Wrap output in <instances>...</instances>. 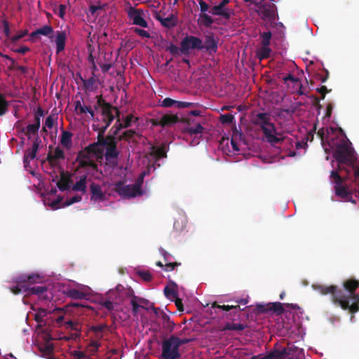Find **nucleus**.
<instances>
[{
	"label": "nucleus",
	"instance_id": "obj_1",
	"mask_svg": "<svg viewBox=\"0 0 359 359\" xmlns=\"http://www.w3.org/2000/svg\"><path fill=\"white\" fill-rule=\"evenodd\" d=\"M345 291L336 285H313L315 290L321 294H331L332 303L340 306L343 310H348L350 313H355L359 311V292L355 293L359 287V280L349 278L343 282Z\"/></svg>",
	"mask_w": 359,
	"mask_h": 359
},
{
	"label": "nucleus",
	"instance_id": "obj_2",
	"mask_svg": "<svg viewBox=\"0 0 359 359\" xmlns=\"http://www.w3.org/2000/svg\"><path fill=\"white\" fill-rule=\"evenodd\" d=\"M328 141V147L334 149L333 156L340 164H346L348 166H353L355 157L354 151L351 147V143L346 137H339V135Z\"/></svg>",
	"mask_w": 359,
	"mask_h": 359
},
{
	"label": "nucleus",
	"instance_id": "obj_3",
	"mask_svg": "<svg viewBox=\"0 0 359 359\" xmlns=\"http://www.w3.org/2000/svg\"><path fill=\"white\" fill-rule=\"evenodd\" d=\"M328 141V147L334 149L333 156L340 164H346L348 166H353L355 157L354 151L351 147V143L346 137H339V135Z\"/></svg>",
	"mask_w": 359,
	"mask_h": 359
},
{
	"label": "nucleus",
	"instance_id": "obj_4",
	"mask_svg": "<svg viewBox=\"0 0 359 359\" xmlns=\"http://www.w3.org/2000/svg\"><path fill=\"white\" fill-rule=\"evenodd\" d=\"M96 97L97 106L101 109L102 125L93 124V128L95 131H97V133L106 132L116 116H118L120 111L116 107L106 102L101 95Z\"/></svg>",
	"mask_w": 359,
	"mask_h": 359
},
{
	"label": "nucleus",
	"instance_id": "obj_5",
	"mask_svg": "<svg viewBox=\"0 0 359 359\" xmlns=\"http://www.w3.org/2000/svg\"><path fill=\"white\" fill-rule=\"evenodd\" d=\"M105 132L97 133V140L94 143L96 144V149L100 151V158H102L104 154V148H105V159L107 161L116 159L119 156V151L117 149V142L119 141L117 137L107 135L104 136Z\"/></svg>",
	"mask_w": 359,
	"mask_h": 359
},
{
	"label": "nucleus",
	"instance_id": "obj_6",
	"mask_svg": "<svg viewBox=\"0 0 359 359\" xmlns=\"http://www.w3.org/2000/svg\"><path fill=\"white\" fill-rule=\"evenodd\" d=\"M343 170L348 172L343 166L339 165L338 170H332L330 172V180L332 183L334 184V189L335 194L346 201L355 204L356 201L352 198L351 191L348 189L346 184H345L346 181L348 179V175L346 176H341L339 173V171Z\"/></svg>",
	"mask_w": 359,
	"mask_h": 359
},
{
	"label": "nucleus",
	"instance_id": "obj_7",
	"mask_svg": "<svg viewBox=\"0 0 359 359\" xmlns=\"http://www.w3.org/2000/svg\"><path fill=\"white\" fill-rule=\"evenodd\" d=\"M101 153L100 151L96 149V144L93 142L78 153L76 161L78 163L79 168L97 171L98 165L94 158H100Z\"/></svg>",
	"mask_w": 359,
	"mask_h": 359
},
{
	"label": "nucleus",
	"instance_id": "obj_8",
	"mask_svg": "<svg viewBox=\"0 0 359 359\" xmlns=\"http://www.w3.org/2000/svg\"><path fill=\"white\" fill-rule=\"evenodd\" d=\"M203 50L202 40L194 36L187 35L180 42V52L184 55H188L191 50Z\"/></svg>",
	"mask_w": 359,
	"mask_h": 359
},
{
	"label": "nucleus",
	"instance_id": "obj_9",
	"mask_svg": "<svg viewBox=\"0 0 359 359\" xmlns=\"http://www.w3.org/2000/svg\"><path fill=\"white\" fill-rule=\"evenodd\" d=\"M180 357L179 349L172 336L163 341L161 353L163 359H179Z\"/></svg>",
	"mask_w": 359,
	"mask_h": 359
},
{
	"label": "nucleus",
	"instance_id": "obj_10",
	"mask_svg": "<svg viewBox=\"0 0 359 359\" xmlns=\"http://www.w3.org/2000/svg\"><path fill=\"white\" fill-rule=\"evenodd\" d=\"M115 191L121 197L126 198H135L143 194V191L139 190L133 184H125L121 181L115 184Z\"/></svg>",
	"mask_w": 359,
	"mask_h": 359
},
{
	"label": "nucleus",
	"instance_id": "obj_11",
	"mask_svg": "<svg viewBox=\"0 0 359 359\" xmlns=\"http://www.w3.org/2000/svg\"><path fill=\"white\" fill-rule=\"evenodd\" d=\"M262 131L266 142H269L271 146L280 144L287 140L285 137L282 136L277 132L276 126L273 123L264 128Z\"/></svg>",
	"mask_w": 359,
	"mask_h": 359
},
{
	"label": "nucleus",
	"instance_id": "obj_12",
	"mask_svg": "<svg viewBox=\"0 0 359 359\" xmlns=\"http://www.w3.org/2000/svg\"><path fill=\"white\" fill-rule=\"evenodd\" d=\"M128 18L132 21L134 25L140 26L143 28L148 27V23L144 19V11L140 8L130 7L127 11Z\"/></svg>",
	"mask_w": 359,
	"mask_h": 359
},
{
	"label": "nucleus",
	"instance_id": "obj_13",
	"mask_svg": "<svg viewBox=\"0 0 359 359\" xmlns=\"http://www.w3.org/2000/svg\"><path fill=\"white\" fill-rule=\"evenodd\" d=\"M122 287L118 285L116 290H110L106 294L105 297H102L100 300V304L107 309L109 311H111L114 309V304H118V295L119 287Z\"/></svg>",
	"mask_w": 359,
	"mask_h": 359
},
{
	"label": "nucleus",
	"instance_id": "obj_14",
	"mask_svg": "<svg viewBox=\"0 0 359 359\" xmlns=\"http://www.w3.org/2000/svg\"><path fill=\"white\" fill-rule=\"evenodd\" d=\"M256 12L263 20H275L276 15V6L264 1L259 5Z\"/></svg>",
	"mask_w": 359,
	"mask_h": 359
},
{
	"label": "nucleus",
	"instance_id": "obj_15",
	"mask_svg": "<svg viewBox=\"0 0 359 359\" xmlns=\"http://www.w3.org/2000/svg\"><path fill=\"white\" fill-rule=\"evenodd\" d=\"M337 129L333 127L327 128L325 130L322 128L319 129L317 135L320 137L321 140V144L323 147L325 148V150L327 151L328 147V141L332 140V138H334L337 135Z\"/></svg>",
	"mask_w": 359,
	"mask_h": 359
},
{
	"label": "nucleus",
	"instance_id": "obj_16",
	"mask_svg": "<svg viewBox=\"0 0 359 359\" xmlns=\"http://www.w3.org/2000/svg\"><path fill=\"white\" fill-rule=\"evenodd\" d=\"M38 279H39L38 275L23 273L13 276L11 278V282L19 285H27V283L33 284L37 282Z\"/></svg>",
	"mask_w": 359,
	"mask_h": 359
},
{
	"label": "nucleus",
	"instance_id": "obj_17",
	"mask_svg": "<svg viewBox=\"0 0 359 359\" xmlns=\"http://www.w3.org/2000/svg\"><path fill=\"white\" fill-rule=\"evenodd\" d=\"M256 309L257 311L260 313H266L268 311H272L277 313L278 314H281L284 311L283 304L280 302L271 303L266 305L257 304L256 306Z\"/></svg>",
	"mask_w": 359,
	"mask_h": 359
},
{
	"label": "nucleus",
	"instance_id": "obj_18",
	"mask_svg": "<svg viewBox=\"0 0 359 359\" xmlns=\"http://www.w3.org/2000/svg\"><path fill=\"white\" fill-rule=\"evenodd\" d=\"M182 122L187 123V126H186L183 129V133L189 134L190 135L202 134L204 130V128L201 126L200 123H197L196 126H191V123L193 121H191L189 118H184L182 120Z\"/></svg>",
	"mask_w": 359,
	"mask_h": 359
},
{
	"label": "nucleus",
	"instance_id": "obj_19",
	"mask_svg": "<svg viewBox=\"0 0 359 359\" xmlns=\"http://www.w3.org/2000/svg\"><path fill=\"white\" fill-rule=\"evenodd\" d=\"M253 123L259 126L261 130L271 124V115L266 112H259L253 118Z\"/></svg>",
	"mask_w": 359,
	"mask_h": 359
},
{
	"label": "nucleus",
	"instance_id": "obj_20",
	"mask_svg": "<svg viewBox=\"0 0 359 359\" xmlns=\"http://www.w3.org/2000/svg\"><path fill=\"white\" fill-rule=\"evenodd\" d=\"M91 197L90 199L94 201H103L105 199V194L102 191L101 186L94 182L90 186Z\"/></svg>",
	"mask_w": 359,
	"mask_h": 359
},
{
	"label": "nucleus",
	"instance_id": "obj_21",
	"mask_svg": "<svg viewBox=\"0 0 359 359\" xmlns=\"http://www.w3.org/2000/svg\"><path fill=\"white\" fill-rule=\"evenodd\" d=\"M156 20L159 21L161 25L166 28H172L177 24V18L174 14H170L167 18H163L160 15L157 14L155 17Z\"/></svg>",
	"mask_w": 359,
	"mask_h": 359
},
{
	"label": "nucleus",
	"instance_id": "obj_22",
	"mask_svg": "<svg viewBox=\"0 0 359 359\" xmlns=\"http://www.w3.org/2000/svg\"><path fill=\"white\" fill-rule=\"evenodd\" d=\"M210 13L214 15H219L223 17L225 20H229L231 18L232 12L230 9L224 8L219 4L213 6L210 10Z\"/></svg>",
	"mask_w": 359,
	"mask_h": 359
},
{
	"label": "nucleus",
	"instance_id": "obj_23",
	"mask_svg": "<svg viewBox=\"0 0 359 359\" xmlns=\"http://www.w3.org/2000/svg\"><path fill=\"white\" fill-rule=\"evenodd\" d=\"M68 329L74 331V333H72L70 337H65L66 340L69 339H76L79 338L81 336V325L75 321L69 320L65 323Z\"/></svg>",
	"mask_w": 359,
	"mask_h": 359
},
{
	"label": "nucleus",
	"instance_id": "obj_24",
	"mask_svg": "<svg viewBox=\"0 0 359 359\" xmlns=\"http://www.w3.org/2000/svg\"><path fill=\"white\" fill-rule=\"evenodd\" d=\"M203 49H205L210 55L215 53L217 50V41L213 36H206L205 43H203Z\"/></svg>",
	"mask_w": 359,
	"mask_h": 359
},
{
	"label": "nucleus",
	"instance_id": "obj_25",
	"mask_svg": "<svg viewBox=\"0 0 359 359\" xmlns=\"http://www.w3.org/2000/svg\"><path fill=\"white\" fill-rule=\"evenodd\" d=\"M67 39V34L64 31L57 32L55 43H56V51L60 53L64 50L65 47V43Z\"/></svg>",
	"mask_w": 359,
	"mask_h": 359
},
{
	"label": "nucleus",
	"instance_id": "obj_26",
	"mask_svg": "<svg viewBox=\"0 0 359 359\" xmlns=\"http://www.w3.org/2000/svg\"><path fill=\"white\" fill-rule=\"evenodd\" d=\"M87 175H83L80 177L79 180L72 187V190L74 191H81L82 194H86L87 191Z\"/></svg>",
	"mask_w": 359,
	"mask_h": 359
},
{
	"label": "nucleus",
	"instance_id": "obj_27",
	"mask_svg": "<svg viewBox=\"0 0 359 359\" xmlns=\"http://www.w3.org/2000/svg\"><path fill=\"white\" fill-rule=\"evenodd\" d=\"M71 183L72 180L70 177L69 176H66L64 171H62L60 180L57 182L58 189L62 191H67L71 188Z\"/></svg>",
	"mask_w": 359,
	"mask_h": 359
},
{
	"label": "nucleus",
	"instance_id": "obj_28",
	"mask_svg": "<svg viewBox=\"0 0 359 359\" xmlns=\"http://www.w3.org/2000/svg\"><path fill=\"white\" fill-rule=\"evenodd\" d=\"M161 119L163 128L171 126L180 121V118L176 114H166L163 115Z\"/></svg>",
	"mask_w": 359,
	"mask_h": 359
},
{
	"label": "nucleus",
	"instance_id": "obj_29",
	"mask_svg": "<svg viewBox=\"0 0 359 359\" xmlns=\"http://www.w3.org/2000/svg\"><path fill=\"white\" fill-rule=\"evenodd\" d=\"M65 156L64 151L60 147H57L55 149L53 154L49 153L47 156V160L50 164H54L56 163L57 160H63L65 159Z\"/></svg>",
	"mask_w": 359,
	"mask_h": 359
},
{
	"label": "nucleus",
	"instance_id": "obj_30",
	"mask_svg": "<svg viewBox=\"0 0 359 359\" xmlns=\"http://www.w3.org/2000/svg\"><path fill=\"white\" fill-rule=\"evenodd\" d=\"M53 32V28L50 25H44L41 28L32 32L30 34L31 38H38L39 35L49 36Z\"/></svg>",
	"mask_w": 359,
	"mask_h": 359
},
{
	"label": "nucleus",
	"instance_id": "obj_31",
	"mask_svg": "<svg viewBox=\"0 0 359 359\" xmlns=\"http://www.w3.org/2000/svg\"><path fill=\"white\" fill-rule=\"evenodd\" d=\"M66 294L74 299H86L88 296V293L74 288L68 289Z\"/></svg>",
	"mask_w": 359,
	"mask_h": 359
},
{
	"label": "nucleus",
	"instance_id": "obj_32",
	"mask_svg": "<svg viewBox=\"0 0 359 359\" xmlns=\"http://www.w3.org/2000/svg\"><path fill=\"white\" fill-rule=\"evenodd\" d=\"M160 317L163 320V327L170 332H172L175 328V324L171 320L170 316L165 312L161 311Z\"/></svg>",
	"mask_w": 359,
	"mask_h": 359
},
{
	"label": "nucleus",
	"instance_id": "obj_33",
	"mask_svg": "<svg viewBox=\"0 0 359 359\" xmlns=\"http://www.w3.org/2000/svg\"><path fill=\"white\" fill-rule=\"evenodd\" d=\"M151 149L156 158L160 159L167 156L166 153L168 147L166 144L163 143L159 147L153 146Z\"/></svg>",
	"mask_w": 359,
	"mask_h": 359
},
{
	"label": "nucleus",
	"instance_id": "obj_34",
	"mask_svg": "<svg viewBox=\"0 0 359 359\" xmlns=\"http://www.w3.org/2000/svg\"><path fill=\"white\" fill-rule=\"evenodd\" d=\"M47 315V311L45 309H39L34 316V320L38 323L37 328H42L46 325L44 317Z\"/></svg>",
	"mask_w": 359,
	"mask_h": 359
},
{
	"label": "nucleus",
	"instance_id": "obj_35",
	"mask_svg": "<svg viewBox=\"0 0 359 359\" xmlns=\"http://www.w3.org/2000/svg\"><path fill=\"white\" fill-rule=\"evenodd\" d=\"M212 308H217L219 309H222L223 311H229L231 310H233V313H236L238 311H243V309H241L240 308V306L238 304L237 305H219L217 302H214L212 304Z\"/></svg>",
	"mask_w": 359,
	"mask_h": 359
},
{
	"label": "nucleus",
	"instance_id": "obj_36",
	"mask_svg": "<svg viewBox=\"0 0 359 359\" xmlns=\"http://www.w3.org/2000/svg\"><path fill=\"white\" fill-rule=\"evenodd\" d=\"M115 118L116 119V121L114 126L111 128V131H112V135H110L118 137L120 130L121 129L126 128V127L125 126L123 123L121 121L120 114H118V116H116Z\"/></svg>",
	"mask_w": 359,
	"mask_h": 359
},
{
	"label": "nucleus",
	"instance_id": "obj_37",
	"mask_svg": "<svg viewBox=\"0 0 359 359\" xmlns=\"http://www.w3.org/2000/svg\"><path fill=\"white\" fill-rule=\"evenodd\" d=\"M72 133L63 130L60 139L61 144L65 147L69 148L72 145Z\"/></svg>",
	"mask_w": 359,
	"mask_h": 359
},
{
	"label": "nucleus",
	"instance_id": "obj_38",
	"mask_svg": "<svg viewBox=\"0 0 359 359\" xmlns=\"http://www.w3.org/2000/svg\"><path fill=\"white\" fill-rule=\"evenodd\" d=\"M286 354V348H283V350H273L266 354V358L267 359H283Z\"/></svg>",
	"mask_w": 359,
	"mask_h": 359
},
{
	"label": "nucleus",
	"instance_id": "obj_39",
	"mask_svg": "<svg viewBox=\"0 0 359 359\" xmlns=\"http://www.w3.org/2000/svg\"><path fill=\"white\" fill-rule=\"evenodd\" d=\"M271 49L269 46H262L257 53V56L259 60H262L270 57Z\"/></svg>",
	"mask_w": 359,
	"mask_h": 359
},
{
	"label": "nucleus",
	"instance_id": "obj_40",
	"mask_svg": "<svg viewBox=\"0 0 359 359\" xmlns=\"http://www.w3.org/2000/svg\"><path fill=\"white\" fill-rule=\"evenodd\" d=\"M247 327L246 325L242 324V323H227L222 328V331L226 330H236V331H241L243 330Z\"/></svg>",
	"mask_w": 359,
	"mask_h": 359
},
{
	"label": "nucleus",
	"instance_id": "obj_41",
	"mask_svg": "<svg viewBox=\"0 0 359 359\" xmlns=\"http://www.w3.org/2000/svg\"><path fill=\"white\" fill-rule=\"evenodd\" d=\"M43 292H48V288L46 286L27 287V294L43 295Z\"/></svg>",
	"mask_w": 359,
	"mask_h": 359
},
{
	"label": "nucleus",
	"instance_id": "obj_42",
	"mask_svg": "<svg viewBox=\"0 0 359 359\" xmlns=\"http://www.w3.org/2000/svg\"><path fill=\"white\" fill-rule=\"evenodd\" d=\"M199 20H201L199 23L208 28L210 27L214 22L213 19L206 13H201L199 15Z\"/></svg>",
	"mask_w": 359,
	"mask_h": 359
},
{
	"label": "nucleus",
	"instance_id": "obj_43",
	"mask_svg": "<svg viewBox=\"0 0 359 359\" xmlns=\"http://www.w3.org/2000/svg\"><path fill=\"white\" fill-rule=\"evenodd\" d=\"M44 125L47 126L48 128L51 129L54 126L57 125V114H51L48 116L46 117Z\"/></svg>",
	"mask_w": 359,
	"mask_h": 359
},
{
	"label": "nucleus",
	"instance_id": "obj_44",
	"mask_svg": "<svg viewBox=\"0 0 359 359\" xmlns=\"http://www.w3.org/2000/svg\"><path fill=\"white\" fill-rule=\"evenodd\" d=\"M39 128L36 127L33 124H29L26 127L22 128L20 133L32 134V135L36 137L39 133Z\"/></svg>",
	"mask_w": 359,
	"mask_h": 359
},
{
	"label": "nucleus",
	"instance_id": "obj_45",
	"mask_svg": "<svg viewBox=\"0 0 359 359\" xmlns=\"http://www.w3.org/2000/svg\"><path fill=\"white\" fill-rule=\"evenodd\" d=\"M136 135H137V133L135 130L130 129V130H126L121 135H118L117 137V139L119 141H121L123 140L129 141L131 139H133Z\"/></svg>",
	"mask_w": 359,
	"mask_h": 359
},
{
	"label": "nucleus",
	"instance_id": "obj_46",
	"mask_svg": "<svg viewBox=\"0 0 359 359\" xmlns=\"http://www.w3.org/2000/svg\"><path fill=\"white\" fill-rule=\"evenodd\" d=\"M232 135L231 139L242 141L244 140V134L242 133L241 128H237L236 124H233L231 128Z\"/></svg>",
	"mask_w": 359,
	"mask_h": 359
},
{
	"label": "nucleus",
	"instance_id": "obj_47",
	"mask_svg": "<svg viewBox=\"0 0 359 359\" xmlns=\"http://www.w3.org/2000/svg\"><path fill=\"white\" fill-rule=\"evenodd\" d=\"M36 153L32 151L31 149H28L24 155L23 157V163L25 168L28 167L29 165V162L31 160L35 158Z\"/></svg>",
	"mask_w": 359,
	"mask_h": 359
},
{
	"label": "nucleus",
	"instance_id": "obj_48",
	"mask_svg": "<svg viewBox=\"0 0 359 359\" xmlns=\"http://www.w3.org/2000/svg\"><path fill=\"white\" fill-rule=\"evenodd\" d=\"M261 44L262 46H269L272 34L270 31L261 33Z\"/></svg>",
	"mask_w": 359,
	"mask_h": 359
},
{
	"label": "nucleus",
	"instance_id": "obj_49",
	"mask_svg": "<svg viewBox=\"0 0 359 359\" xmlns=\"http://www.w3.org/2000/svg\"><path fill=\"white\" fill-rule=\"evenodd\" d=\"M219 120L222 124H235V118L231 114H222Z\"/></svg>",
	"mask_w": 359,
	"mask_h": 359
},
{
	"label": "nucleus",
	"instance_id": "obj_50",
	"mask_svg": "<svg viewBox=\"0 0 359 359\" xmlns=\"http://www.w3.org/2000/svg\"><path fill=\"white\" fill-rule=\"evenodd\" d=\"M8 102L6 100L4 95L0 94V116L8 111Z\"/></svg>",
	"mask_w": 359,
	"mask_h": 359
},
{
	"label": "nucleus",
	"instance_id": "obj_51",
	"mask_svg": "<svg viewBox=\"0 0 359 359\" xmlns=\"http://www.w3.org/2000/svg\"><path fill=\"white\" fill-rule=\"evenodd\" d=\"M130 304L132 305V312L134 315H137L140 308L145 309L143 305H140L137 302V297L133 296L130 300Z\"/></svg>",
	"mask_w": 359,
	"mask_h": 359
},
{
	"label": "nucleus",
	"instance_id": "obj_52",
	"mask_svg": "<svg viewBox=\"0 0 359 359\" xmlns=\"http://www.w3.org/2000/svg\"><path fill=\"white\" fill-rule=\"evenodd\" d=\"M105 327L106 325H99L96 326H92L90 327V330L95 334V337L97 339H100L103 337L102 332H103Z\"/></svg>",
	"mask_w": 359,
	"mask_h": 359
},
{
	"label": "nucleus",
	"instance_id": "obj_53",
	"mask_svg": "<svg viewBox=\"0 0 359 359\" xmlns=\"http://www.w3.org/2000/svg\"><path fill=\"white\" fill-rule=\"evenodd\" d=\"M9 290L11 292H12L14 294H18L22 292H27V286L24 285H19L17 284L15 286L10 287Z\"/></svg>",
	"mask_w": 359,
	"mask_h": 359
},
{
	"label": "nucleus",
	"instance_id": "obj_54",
	"mask_svg": "<svg viewBox=\"0 0 359 359\" xmlns=\"http://www.w3.org/2000/svg\"><path fill=\"white\" fill-rule=\"evenodd\" d=\"M27 34V30H20L18 32V33L14 35V36H12L11 38H10V41L13 43H17L20 39H21L22 38H23L25 36H26Z\"/></svg>",
	"mask_w": 359,
	"mask_h": 359
},
{
	"label": "nucleus",
	"instance_id": "obj_55",
	"mask_svg": "<svg viewBox=\"0 0 359 359\" xmlns=\"http://www.w3.org/2000/svg\"><path fill=\"white\" fill-rule=\"evenodd\" d=\"M137 275L145 281H151L152 279L151 273L148 271H138Z\"/></svg>",
	"mask_w": 359,
	"mask_h": 359
},
{
	"label": "nucleus",
	"instance_id": "obj_56",
	"mask_svg": "<svg viewBox=\"0 0 359 359\" xmlns=\"http://www.w3.org/2000/svg\"><path fill=\"white\" fill-rule=\"evenodd\" d=\"M1 25L3 27L4 32L7 38V39L10 40L11 36V30H10V25L9 22L6 20H3L1 21Z\"/></svg>",
	"mask_w": 359,
	"mask_h": 359
},
{
	"label": "nucleus",
	"instance_id": "obj_57",
	"mask_svg": "<svg viewBox=\"0 0 359 359\" xmlns=\"http://www.w3.org/2000/svg\"><path fill=\"white\" fill-rule=\"evenodd\" d=\"M166 50H168L170 54L172 55H179L180 52V48H178L177 46L174 45L173 43H170L169 46L166 47Z\"/></svg>",
	"mask_w": 359,
	"mask_h": 359
},
{
	"label": "nucleus",
	"instance_id": "obj_58",
	"mask_svg": "<svg viewBox=\"0 0 359 359\" xmlns=\"http://www.w3.org/2000/svg\"><path fill=\"white\" fill-rule=\"evenodd\" d=\"M95 83V79L90 77L88 79L83 81V86L86 90H93L94 88V84Z\"/></svg>",
	"mask_w": 359,
	"mask_h": 359
},
{
	"label": "nucleus",
	"instance_id": "obj_59",
	"mask_svg": "<svg viewBox=\"0 0 359 359\" xmlns=\"http://www.w3.org/2000/svg\"><path fill=\"white\" fill-rule=\"evenodd\" d=\"M173 339H174V341L176 344V346H177V348H179L180 346L182 345H184V344H188L189 343L190 341H191L192 339H187V338H184V339H180L178 337H176V336H172Z\"/></svg>",
	"mask_w": 359,
	"mask_h": 359
},
{
	"label": "nucleus",
	"instance_id": "obj_60",
	"mask_svg": "<svg viewBox=\"0 0 359 359\" xmlns=\"http://www.w3.org/2000/svg\"><path fill=\"white\" fill-rule=\"evenodd\" d=\"M181 265V263L180 262H167L165 264V266H164V270L165 271H172L175 269V268L176 266H179Z\"/></svg>",
	"mask_w": 359,
	"mask_h": 359
},
{
	"label": "nucleus",
	"instance_id": "obj_61",
	"mask_svg": "<svg viewBox=\"0 0 359 359\" xmlns=\"http://www.w3.org/2000/svg\"><path fill=\"white\" fill-rule=\"evenodd\" d=\"M164 293L167 297L170 298V299L176 297L177 296V292L174 289L170 288L168 286H166L164 288Z\"/></svg>",
	"mask_w": 359,
	"mask_h": 359
},
{
	"label": "nucleus",
	"instance_id": "obj_62",
	"mask_svg": "<svg viewBox=\"0 0 359 359\" xmlns=\"http://www.w3.org/2000/svg\"><path fill=\"white\" fill-rule=\"evenodd\" d=\"M41 142V139H40L39 135H37L36 137H34V140L33 141V143H32V148L30 149L32 151H34L35 153H37Z\"/></svg>",
	"mask_w": 359,
	"mask_h": 359
},
{
	"label": "nucleus",
	"instance_id": "obj_63",
	"mask_svg": "<svg viewBox=\"0 0 359 359\" xmlns=\"http://www.w3.org/2000/svg\"><path fill=\"white\" fill-rule=\"evenodd\" d=\"M145 176V172H142L137 179L136 180L135 182L133 184L136 188H138L139 190H142V185L144 182V177Z\"/></svg>",
	"mask_w": 359,
	"mask_h": 359
},
{
	"label": "nucleus",
	"instance_id": "obj_64",
	"mask_svg": "<svg viewBox=\"0 0 359 359\" xmlns=\"http://www.w3.org/2000/svg\"><path fill=\"white\" fill-rule=\"evenodd\" d=\"M133 32L141 37L150 38L151 36L150 34L147 31L140 28L135 27L133 29Z\"/></svg>",
	"mask_w": 359,
	"mask_h": 359
}]
</instances>
